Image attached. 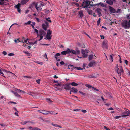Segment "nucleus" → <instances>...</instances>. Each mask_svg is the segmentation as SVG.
Instances as JSON below:
<instances>
[{"mask_svg":"<svg viewBox=\"0 0 130 130\" xmlns=\"http://www.w3.org/2000/svg\"><path fill=\"white\" fill-rule=\"evenodd\" d=\"M90 1H86L83 2L82 5L83 8H86L87 9L91 8V7L95 6L94 5L91 4H90Z\"/></svg>","mask_w":130,"mask_h":130,"instance_id":"f257e3e1","label":"nucleus"},{"mask_svg":"<svg viewBox=\"0 0 130 130\" xmlns=\"http://www.w3.org/2000/svg\"><path fill=\"white\" fill-rule=\"evenodd\" d=\"M122 27L125 29H129L130 27V20L128 22L127 20L124 21L121 23Z\"/></svg>","mask_w":130,"mask_h":130,"instance_id":"f03ea898","label":"nucleus"},{"mask_svg":"<svg viewBox=\"0 0 130 130\" xmlns=\"http://www.w3.org/2000/svg\"><path fill=\"white\" fill-rule=\"evenodd\" d=\"M46 34V32L42 29H40L39 31V34L38 36H40V39L38 40L39 41H40L43 38V36H45Z\"/></svg>","mask_w":130,"mask_h":130,"instance_id":"7ed1b4c3","label":"nucleus"},{"mask_svg":"<svg viewBox=\"0 0 130 130\" xmlns=\"http://www.w3.org/2000/svg\"><path fill=\"white\" fill-rule=\"evenodd\" d=\"M67 51L68 52H69V53H72L75 55L79 54L80 53V50L78 49H76V51H75L72 49H70L68 48Z\"/></svg>","mask_w":130,"mask_h":130,"instance_id":"20e7f679","label":"nucleus"},{"mask_svg":"<svg viewBox=\"0 0 130 130\" xmlns=\"http://www.w3.org/2000/svg\"><path fill=\"white\" fill-rule=\"evenodd\" d=\"M115 71L117 72L119 76H121V73L124 72V71L121 66H120L119 68L118 69V70L117 69L115 70Z\"/></svg>","mask_w":130,"mask_h":130,"instance_id":"39448f33","label":"nucleus"},{"mask_svg":"<svg viewBox=\"0 0 130 130\" xmlns=\"http://www.w3.org/2000/svg\"><path fill=\"white\" fill-rule=\"evenodd\" d=\"M42 28L45 31L47 30V29L49 26L48 23L46 21H45L44 23L42 25Z\"/></svg>","mask_w":130,"mask_h":130,"instance_id":"423d86ee","label":"nucleus"},{"mask_svg":"<svg viewBox=\"0 0 130 130\" xmlns=\"http://www.w3.org/2000/svg\"><path fill=\"white\" fill-rule=\"evenodd\" d=\"M107 41L106 40H104L102 42V47L103 48L107 49Z\"/></svg>","mask_w":130,"mask_h":130,"instance_id":"0eeeda50","label":"nucleus"},{"mask_svg":"<svg viewBox=\"0 0 130 130\" xmlns=\"http://www.w3.org/2000/svg\"><path fill=\"white\" fill-rule=\"evenodd\" d=\"M48 32H47L46 35V37L47 39H51V34L52 33V31L50 30H47Z\"/></svg>","mask_w":130,"mask_h":130,"instance_id":"6e6552de","label":"nucleus"},{"mask_svg":"<svg viewBox=\"0 0 130 130\" xmlns=\"http://www.w3.org/2000/svg\"><path fill=\"white\" fill-rule=\"evenodd\" d=\"M97 63L96 61L93 60L90 62L88 64L89 67H92L93 66L95 65Z\"/></svg>","mask_w":130,"mask_h":130,"instance_id":"1a4fd4ad","label":"nucleus"},{"mask_svg":"<svg viewBox=\"0 0 130 130\" xmlns=\"http://www.w3.org/2000/svg\"><path fill=\"white\" fill-rule=\"evenodd\" d=\"M32 4L33 5H35V7L38 11L40 10L41 6H38V4L35 2H33Z\"/></svg>","mask_w":130,"mask_h":130,"instance_id":"9d476101","label":"nucleus"},{"mask_svg":"<svg viewBox=\"0 0 130 130\" xmlns=\"http://www.w3.org/2000/svg\"><path fill=\"white\" fill-rule=\"evenodd\" d=\"M81 53L84 58H86L87 57V53H86V51L84 50L83 49L82 50Z\"/></svg>","mask_w":130,"mask_h":130,"instance_id":"9b49d317","label":"nucleus"},{"mask_svg":"<svg viewBox=\"0 0 130 130\" xmlns=\"http://www.w3.org/2000/svg\"><path fill=\"white\" fill-rule=\"evenodd\" d=\"M39 112L42 114L44 115H47L49 113V111H45L44 110H40L39 111Z\"/></svg>","mask_w":130,"mask_h":130,"instance_id":"f8f14e48","label":"nucleus"},{"mask_svg":"<svg viewBox=\"0 0 130 130\" xmlns=\"http://www.w3.org/2000/svg\"><path fill=\"white\" fill-rule=\"evenodd\" d=\"M60 55L61 54L60 53H57L55 54L54 55V57L55 59L58 61H60V60L59 59H58V57H57L60 56Z\"/></svg>","mask_w":130,"mask_h":130,"instance_id":"ddd939ff","label":"nucleus"},{"mask_svg":"<svg viewBox=\"0 0 130 130\" xmlns=\"http://www.w3.org/2000/svg\"><path fill=\"white\" fill-rule=\"evenodd\" d=\"M109 9L110 12L111 13H116V11L115 9L111 7L110 6H109Z\"/></svg>","mask_w":130,"mask_h":130,"instance_id":"4468645a","label":"nucleus"},{"mask_svg":"<svg viewBox=\"0 0 130 130\" xmlns=\"http://www.w3.org/2000/svg\"><path fill=\"white\" fill-rule=\"evenodd\" d=\"M102 10L100 8L97 9V11L98 13V15L99 17H100L102 15L101 14V12Z\"/></svg>","mask_w":130,"mask_h":130,"instance_id":"2eb2a0df","label":"nucleus"},{"mask_svg":"<svg viewBox=\"0 0 130 130\" xmlns=\"http://www.w3.org/2000/svg\"><path fill=\"white\" fill-rule=\"evenodd\" d=\"M29 1V0H21L20 3L21 5H23L27 3Z\"/></svg>","mask_w":130,"mask_h":130,"instance_id":"dca6fc26","label":"nucleus"},{"mask_svg":"<svg viewBox=\"0 0 130 130\" xmlns=\"http://www.w3.org/2000/svg\"><path fill=\"white\" fill-rule=\"evenodd\" d=\"M126 114L123 115H122V117H125L128 116L129 114H130V111H128L126 112H125L124 113Z\"/></svg>","mask_w":130,"mask_h":130,"instance_id":"f3484780","label":"nucleus"},{"mask_svg":"<svg viewBox=\"0 0 130 130\" xmlns=\"http://www.w3.org/2000/svg\"><path fill=\"white\" fill-rule=\"evenodd\" d=\"M78 15L80 16V18H82L83 16L84 15L83 14V11H79L78 13Z\"/></svg>","mask_w":130,"mask_h":130,"instance_id":"a211bd4d","label":"nucleus"},{"mask_svg":"<svg viewBox=\"0 0 130 130\" xmlns=\"http://www.w3.org/2000/svg\"><path fill=\"white\" fill-rule=\"evenodd\" d=\"M70 91L76 93L77 92L78 90L77 89L73 87L71 88L70 90Z\"/></svg>","mask_w":130,"mask_h":130,"instance_id":"6ab92c4d","label":"nucleus"},{"mask_svg":"<svg viewBox=\"0 0 130 130\" xmlns=\"http://www.w3.org/2000/svg\"><path fill=\"white\" fill-rule=\"evenodd\" d=\"M70 85V84L68 85L66 84L64 88L66 90H70L71 88V87L69 86Z\"/></svg>","mask_w":130,"mask_h":130,"instance_id":"aec40b11","label":"nucleus"},{"mask_svg":"<svg viewBox=\"0 0 130 130\" xmlns=\"http://www.w3.org/2000/svg\"><path fill=\"white\" fill-rule=\"evenodd\" d=\"M12 92L14 94L15 96L17 97L21 98V96L17 92L12 91Z\"/></svg>","mask_w":130,"mask_h":130,"instance_id":"412c9836","label":"nucleus"},{"mask_svg":"<svg viewBox=\"0 0 130 130\" xmlns=\"http://www.w3.org/2000/svg\"><path fill=\"white\" fill-rule=\"evenodd\" d=\"M7 70H6L5 69H0V73L1 74L4 75V74L3 73V72H7Z\"/></svg>","mask_w":130,"mask_h":130,"instance_id":"4be33fe9","label":"nucleus"},{"mask_svg":"<svg viewBox=\"0 0 130 130\" xmlns=\"http://www.w3.org/2000/svg\"><path fill=\"white\" fill-rule=\"evenodd\" d=\"M68 48L67 49L66 51H62L61 53V54L62 55H66L67 53H69V52H68Z\"/></svg>","mask_w":130,"mask_h":130,"instance_id":"5701e85b","label":"nucleus"},{"mask_svg":"<svg viewBox=\"0 0 130 130\" xmlns=\"http://www.w3.org/2000/svg\"><path fill=\"white\" fill-rule=\"evenodd\" d=\"M93 57V55L92 54L90 55L89 56L88 59L90 61L92 60Z\"/></svg>","mask_w":130,"mask_h":130,"instance_id":"b1692460","label":"nucleus"},{"mask_svg":"<svg viewBox=\"0 0 130 130\" xmlns=\"http://www.w3.org/2000/svg\"><path fill=\"white\" fill-rule=\"evenodd\" d=\"M87 11L90 15H92L93 12L91 10H90L88 9H87Z\"/></svg>","mask_w":130,"mask_h":130,"instance_id":"393cba45","label":"nucleus"},{"mask_svg":"<svg viewBox=\"0 0 130 130\" xmlns=\"http://www.w3.org/2000/svg\"><path fill=\"white\" fill-rule=\"evenodd\" d=\"M106 2L107 3L111 5H112L113 3V2L112 1H106Z\"/></svg>","mask_w":130,"mask_h":130,"instance_id":"a878e982","label":"nucleus"},{"mask_svg":"<svg viewBox=\"0 0 130 130\" xmlns=\"http://www.w3.org/2000/svg\"><path fill=\"white\" fill-rule=\"evenodd\" d=\"M71 85L73 86H76L78 85V84L75 83L74 82H72L71 84Z\"/></svg>","mask_w":130,"mask_h":130,"instance_id":"bb28decb","label":"nucleus"},{"mask_svg":"<svg viewBox=\"0 0 130 130\" xmlns=\"http://www.w3.org/2000/svg\"><path fill=\"white\" fill-rule=\"evenodd\" d=\"M21 5V4L18 3L17 5L15 6V7L17 9L20 8V7Z\"/></svg>","mask_w":130,"mask_h":130,"instance_id":"cd10ccee","label":"nucleus"},{"mask_svg":"<svg viewBox=\"0 0 130 130\" xmlns=\"http://www.w3.org/2000/svg\"><path fill=\"white\" fill-rule=\"evenodd\" d=\"M113 56L114 55L113 54H112V55H110V56L109 60L111 62H112L113 61Z\"/></svg>","mask_w":130,"mask_h":130,"instance_id":"c85d7f7f","label":"nucleus"},{"mask_svg":"<svg viewBox=\"0 0 130 130\" xmlns=\"http://www.w3.org/2000/svg\"><path fill=\"white\" fill-rule=\"evenodd\" d=\"M23 52L25 54H27L28 56H30V54L28 52V51H24Z\"/></svg>","mask_w":130,"mask_h":130,"instance_id":"c756f323","label":"nucleus"},{"mask_svg":"<svg viewBox=\"0 0 130 130\" xmlns=\"http://www.w3.org/2000/svg\"><path fill=\"white\" fill-rule=\"evenodd\" d=\"M15 91L17 93L18 92L19 93H20L21 92V90L18 89H15Z\"/></svg>","mask_w":130,"mask_h":130,"instance_id":"7c9ffc66","label":"nucleus"},{"mask_svg":"<svg viewBox=\"0 0 130 130\" xmlns=\"http://www.w3.org/2000/svg\"><path fill=\"white\" fill-rule=\"evenodd\" d=\"M31 23V21H28L26 23H24V25H27L28 24H30V23Z\"/></svg>","mask_w":130,"mask_h":130,"instance_id":"2f4dec72","label":"nucleus"},{"mask_svg":"<svg viewBox=\"0 0 130 130\" xmlns=\"http://www.w3.org/2000/svg\"><path fill=\"white\" fill-rule=\"evenodd\" d=\"M46 20L48 21L50 23H51L52 22L50 19V18L48 17V18H46Z\"/></svg>","mask_w":130,"mask_h":130,"instance_id":"473e14b6","label":"nucleus"},{"mask_svg":"<svg viewBox=\"0 0 130 130\" xmlns=\"http://www.w3.org/2000/svg\"><path fill=\"white\" fill-rule=\"evenodd\" d=\"M36 63L37 64H40L41 65H42L43 64V63L42 62L39 61H37Z\"/></svg>","mask_w":130,"mask_h":130,"instance_id":"72a5a7b5","label":"nucleus"},{"mask_svg":"<svg viewBox=\"0 0 130 130\" xmlns=\"http://www.w3.org/2000/svg\"><path fill=\"white\" fill-rule=\"evenodd\" d=\"M100 18L97 21V24L98 25H99V24L100 23Z\"/></svg>","mask_w":130,"mask_h":130,"instance_id":"f704fd0d","label":"nucleus"},{"mask_svg":"<svg viewBox=\"0 0 130 130\" xmlns=\"http://www.w3.org/2000/svg\"><path fill=\"white\" fill-rule=\"evenodd\" d=\"M46 99L47 101L48 102L50 103V102H52V101L49 98H47Z\"/></svg>","mask_w":130,"mask_h":130,"instance_id":"c9c22d12","label":"nucleus"},{"mask_svg":"<svg viewBox=\"0 0 130 130\" xmlns=\"http://www.w3.org/2000/svg\"><path fill=\"white\" fill-rule=\"evenodd\" d=\"M3 5H6L8 4V3H7L5 1V0H4V1H3Z\"/></svg>","mask_w":130,"mask_h":130,"instance_id":"e433bc0d","label":"nucleus"},{"mask_svg":"<svg viewBox=\"0 0 130 130\" xmlns=\"http://www.w3.org/2000/svg\"><path fill=\"white\" fill-rule=\"evenodd\" d=\"M3 1H4V0H0V5H3Z\"/></svg>","mask_w":130,"mask_h":130,"instance_id":"4c0bfd02","label":"nucleus"},{"mask_svg":"<svg viewBox=\"0 0 130 130\" xmlns=\"http://www.w3.org/2000/svg\"><path fill=\"white\" fill-rule=\"evenodd\" d=\"M8 55L9 56H14V54L13 53H10L9 54H8Z\"/></svg>","mask_w":130,"mask_h":130,"instance_id":"58836bf2","label":"nucleus"},{"mask_svg":"<svg viewBox=\"0 0 130 130\" xmlns=\"http://www.w3.org/2000/svg\"><path fill=\"white\" fill-rule=\"evenodd\" d=\"M28 122L27 121H24L21 122V124L22 125H24L26 124Z\"/></svg>","mask_w":130,"mask_h":130,"instance_id":"ea45409f","label":"nucleus"},{"mask_svg":"<svg viewBox=\"0 0 130 130\" xmlns=\"http://www.w3.org/2000/svg\"><path fill=\"white\" fill-rule=\"evenodd\" d=\"M14 42L16 43H18L19 42H20V41L19 40V39H18L17 40H16V39L15 40Z\"/></svg>","mask_w":130,"mask_h":130,"instance_id":"a19ab883","label":"nucleus"},{"mask_svg":"<svg viewBox=\"0 0 130 130\" xmlns=\"http://www.w3.org/2000/svg\"><path fill=\"white\" fill-rule=\"evenodd\" d=\"M34 31L37 33V36H38L39 35V34H38V30L36 29H34Z\"/></svg>","mask_w":130,"mask_h":130,"instance_id":"79ce46f5","label":"nucleus"},{"mask_svg":"<svg viewBox=\"0 0 130 130\" xmlns=\"http://www.w3.org/2000/svg\"><path fill=\"white\" fill-rule=\"evenodd\" d=\"M24 39H25L24 37H23V39H24V41L25 42V43H26L27 42H28V40L29 39H27L25 40Z\"/></svg>","mask_w":130,"mask_h":130,"instance_id":"37998d69","label":"nucleus"},{"mask_svg":"<svg viewBox=\"0 0 130 130\" xmlns=\"http://www.w3.org/2000/svg\"><path fill=\"white\" fill-rule=\"evenodd\" d=\"M55 85L57 86L60 87H61V86H62V84L61 83H58L57 84H55Z\"/></svg>","mask_w":130,"mask_h":130,"instance_id":"c03bdc74","label":"nucleus"},{"mask_svg":"<svg viewBox=\"0 0 130 130\" xmlns=\"http://www.w3.org/2000/svg\"><path fill=\"white\" fill-rule=\"evenodd\" d=\"M118 64H117L116 65V67L115 68V70L117 69V70L119 68H118Z\"/></svg>","mask_w":130,"mask_h":130,"instance_id":"a18cd8bd","label":"nucleus"},{"mask_svg":"<svg viewBox=\"0 0 130 130\" xmlns=\"http://www.w3.org/2000/svg\"><path fill=\"white\" fill-rule=\"evenodd\" d=\"M85 86L89 88H90L92 87V86L90 85L86 84L85 85Z\"/></svg>","mask_w":130,"mask_h":130,"instance_id":"49530a36","label":"nucleus"},{"mask_svg":"<svg viewBox=\"0 0 130 130\" xmlns=\"http://www.w3.org/2000/svg\"><path fill=\"white\" fill-rule=\"evenodd\" d=\"M75 68L78 70H82L83 69L82 68L80 67H75Z\"/></svg>","mask_w":130,"mask_h":130,"instance_id":"de8ad7c7","label":"nucleus"},{"mask_svg":"<svg viewBox=\"0 0 130 130\" xmlns=\"http://www.w3.org/2000/svg\"><path fill=\"white\" fill-rule=\"evenodd\" d=\"M0 125L3 127H4L6 125V124L5 123H0Z\"/></svg>","mask_w":130,"mask_h":130,"instance_id":"09e8293b","label":"nucleus"},{"mask_svg":"<svg viewBox=\"0 0 130 130\" xmlns=\"http://www.w3.org/2000/svg\"><path fill=\"white\" fill-rule=\"evenodd\" d=\"M49 113H50L52 115H54L55 114V112L54 111H51L50 112L49 111Z\"/></svg>","mask_w":130,"mask_h":130,"instance_id":"8fccbe9b","label":"nucleus"},{"mask_svg":"<svg viewBox=\"0 0 130 130\" xmlns=\"http://www.w3.org/2000/svg\"><path fill=\"white\" fill-rule=\"evenodd\" d=\"M121 117H122V116H115V119H117L118 118H119Z\"/></svg>","mask_w":130,"mask_h":130,"instance_id":"3c124183","label":"nucleus"},{"mask_svg":"<svg viewBox=\"0 0 130 130\" xmlns=\"http://www.w3.org/2000/svg\"><path fill=\"white\" fill-rule=\"evenodd\" d=\"M2 54H3L4 55H5L7 54V53L5 51H3L2 52Z\"/></svg>","mask_w":130,"mask_h":130,"instance_id":"603ef678","label":"nucleus"},{"mask_svg":"<svg viewBox=\"0 0 130 130\" xmlns=\"http://www.w3.org/2000/svg\"><path fill=\"white\" fill-rule=\"evenodd\" d=\"M121 10V9H118L116 11V13H118L120 12Z\"/></svg>","mask_w":130,"mask_h":130,"instance_id":"864d4df0","label":"nucleus"},{"mask_svg":"<svg viewBox=\"0 0 130 130\" xmlns=\"http://www.w3.org/2000/svg\"><path fill=\"white\" fill-rule=\"evenodd\" d=\"M92 88L95 90H96V91H99V90L98 89L96 88H95L93 87H92Z\"/></svg>","mask_w":130,"mask_h":130,"instance_id":"5fc2aeb1","label":"nucleus"},{"mask_svg":"<svg viewBox=\"0 0 130 130\" xmlns=\"http://www.w3.org/2000/svg\"><path fill=\"white\" fill-rule=\"evenodd\" d=\"M79 92L80 94H82V95H83L84 96H85L86 95L85 93H83V92L82 91H79Z\"/></svg>","mask_w":130,"mask_h":130,"instance_id":"6e6d98bb","label":"nucleus"},{"mask_svg":"<svg viewBox=\"0 0 130 130\" xmlns=\"http://www.w3.org/2000/svg\"><path fill=\"white\" fill-rule=\"evenodd\" d=\"M40 44L42 45H45L46 46H49L50 45V44Z\"/></svg>","mask_w":130,"mask_h":130,"instance_id":"4d7b16f0","label":"nucleus"},{"mask_svg":"<svg viewBox=\"0 0 130 130\" xmlns=\"http://www.w3.org/2000/svg\"><path fill=\"white\" fill-rule=\"evenodd\" d=\"M104 129H106V130H110L109 129L106 127L105 126H104Z\"/></svg>","mask_w":130,"mask_h":130,"instance_id":"13d9d810","label":"nucleus"},{"mask_svg":"<svg viewBox=\"0 0 130 130\" xmlns=\"http://www.w3.org/2000/svg\"><path fill=\"white\" fill-rule=\"evenodd\" d=\"M60 64L61 65H63L64 64V63L63 61H62L60 62Z\"/></svg>","mask_w":130,"mask_h":130,"instance_id":"bf43d9fd","label":"nucleus"},{"mask_svg":"<svg viewBox=\"0 0 130 130\" xmlns=\"http://www.w3.org/2000/svg\"><path fill=\"white\" fill-rule=\"evenodd\" d=\"M36 82L38 84L40 83V79H38L36 80Z\"/></svg>","mask_w":130,"mask_h":130,"instance_id":"052dcab7","label":"nucleus"},{"mask_svg":"<svg viewBox=\"0 0 130 130\" xmlns=\"http://www.w3.org/2000/svg\"><path fill=\"white\" fill-rule=\"evenodd\" d=\"M124 62L126 64V65L128 64V61L127 60H125Z\"/></svg>","mask_w":130,"mask_h":130,"instance_id":"680f3d73","label":"nucleus"},{"mask_svg":"<svg viewBox=\"0 0 130 130\" xmlns=\"http://www.w3.org/2000/svg\"><path fill=\"white\" fill-rule=\"evenodd\" d=\"M17 10L18 11V12L19 13H21V9H20V8H17Z\"/></svg>","mask_w":130,"mask_h":130,"instance_id":"e2e57ef3","label":"nucleus"},{"mask_svg":"<svg viewBox=\"0 0 130 130\" xmlns=\"http://www.w3.org/2000/svg\"><path fill=\"white\" fill-rule=\"evenodd\" d=\"M52 125L53 126H55V127H58V125L57 124H52Z\"/></svg>","mask_w":130,"mask_h":130,"instance_id":"0e129e2a","label":"nucleus"},{"mask_svg":"<svg viewBox=\"0 0 130 130\" xmlns=\"http://www.w3.org/2000/svg\"><path fill=\"white\" fill-rule=\"evenodd\" d=\"M118 56H119V58H120L119 59V61L120 62V63H122V61L121 60V57L119 55H118Z\"/></svg>","mask_w":130,"mask_h":130,"instance_id":"69168bd1","label":"nucleus"},{"mask_svg":"<svg viewBox=\"0 0 130 130\" xmlns=\"http://www.w3.org/2000/svg\"><path fill=\"white\" fill-rule=\"evenodd\" d=\"M44 57L46 59H48V58H47V54H46V53H45V54H44Z\"/></svg>","mask_w":130,"mask_h":130,"instance_id":"338daca9","label":"nucleus"},{"mask_svg":"<svg viewBox=\"0 0 130 130\" xmlns=\"http://www.w3.org/2000/svg\"><path fill=\"white\" fill-rule=\"evenodd\" d=\"M38 129V128L36 127H34L33 128V129L32 130H37Z\"/></svg>","mask_w":130,"mask_h":130,"instance_id":"774afa93","label":"nucleus"}]
</instances>
